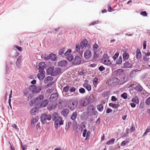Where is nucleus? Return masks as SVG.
Returning <instances> with one entry per match:
<instances>
[{"instance_id":"f257e3e1","label":"nucleus","mask_w":150,"mask_h":150,"mask_svg":"<svg viewBox=\"0 0 150 150\" xmlns=\"http://www.w3.org/2000/svg\"><path fill=\"white\" fill-rule=\"evenodd\" d=\"M88 41L86 39H84L80 44H77L76 46V52H79L81 49H82L83 47H86L87 45Z\"/></svg>"},{"instance_id":"f03ea898","label":"nucleus","mask_w":150,"mask_h":150,"mask_svg":"<svg viewBox=\"0 0 150 150\" xmlns=\"http://www.w3.org/2000/svg\"><path fill=\"white\" fill-rule=\"evenodd\" d=\"M78 104L76 100H70L69 102L68 107L71 110H74L76 108Z\"/></svg>"},{"instance_id":"7ed1b4c3","label":"nucleus","mask_w":150,"mask_h":150,"mask_svg":"<svg viewBox=\"0 0 150 150\" xmlns=\"http://www.w3.org/2000/svg\"><path fill=\"white\" fill-rule=\"evenodd\" d=\"M52 118L51 115L50 114L47 115L45 113L42 114L41 116V122L43 124L47 123V120L49 121Z\"/></svg>"},{"instance_id":"20e7f679","label":"nucleus","mask_w":150,"mask_h":150,"mask_svg":"<svg viewBox=\"0 0 150 150\" xmlns=\"http://www.w3.org/2000/svg\"><path fill=\"white\" fill-rule=\"evenodd\" d=\"M30 90L33 93H38L39 92L42 90V87L39 86L37 87L35 85H31L29 87Z\"/></svg>"},{"instance_id":"39448f33","label":"nucleus","mask_w":150,"mask_h":150,"mask_svg":"<svg viewBox=\"0 0 150 150\" xmlns=\"http://www.w3.org/2000/svg\"><path fill=\"white\" fill-rule=\"evenodd\" d=\"M53 79V77L52 76H48L46 77L44 80V82L45 83H48L46 86L50 87L54 83L53 82H51Z\"/></svg>"},{"instance_id":"423d86ee","label":"nucleus","mask_w":150,"mask_h":150,"mask_svg":"<svg viewBox=\"0 0 150 150\" xmlns=\"http://www.w3.org/2000/svg\"><path fill=\"white\" fill-rule=\"evenodd\" d=\"M54 125L55 127L57 129L59 126L63 124L64 121L62 120V118L61 117L54 120Z\"/></svg>"},{"instance_id":"0eeeda50","label":"nucleus","mask_w":150,"mask_h":150,"mask_svg":"<svg viewBox=\"0 0 150 150\" xmlns=\"http://www.w3.org/2000/svg\"><path fill=\"white\" fill-rule=\"evenodd\" d=\"M44 98V96L43 95H40L39 96L34 100V103L35 105H37L38 107L41 103L42 101Z\"/></svg>"},{"instance_id":"6e6552de","label":"nucleus","mask_w":150,"mask_h":150,"mask_svg":"<svg viewBox=\"0 0 150 150\" xmlns=\"http://www.w3.org/2000/svg\"><path fill=\"white\" fill-rule=\"evenodd\" d=\"M128 87L129 88H130V87L134 88L135 89L139 92L142 91L143 89L142 87L138 84H131Z\"/></svg>"},{"instance_id":"1a4fd4ad","label":"nucleus","mask_w":150,"mask_h":150,"mask_svg":"<svg viewBox=\"0 0 150 150\" xmlns=\"http://www.w3.org/2000/svg\"><path fill=\"white\" fill-rule=\"evenodd\" d=\"M81 61V58L79 56H76L74 58L72 62V64L73 65H77L80 64Z\"/></svg>"},{"instance_id":"9d476101","label":"nucleus","mask_w":150,"mask_h":150,"mask_svg":"<svg viewBox=\"0 0 150 150\" xmlns=\"http://www.w3.org/2000/svg\"><path fill=\"white\" fill-rule=\"evenodd\" d=\"M87 110L88 114L93 113L95 112V107L93 105L90 104L88 106Z\"/></svg>"},{"instance_id":"9b49d317","label":"nucleus","mask_w":150,"mask_h":150,"mask_svg":"<svg viewBox=\"0 0 150 150\" xmlns=\"http://www.w3.org/2000/svg\"><path fill=\"white\" fill-rule=\"evenodd\" d=\"M58 98V96L56 93H53L50 96V100L52 102H56Z\"/></svg>"},{"instance_id":"f8f14e48","label":"nucleus","mask_w":150,"mask_h":150,"mask_svg":"<svg viewBox=\"0 0 150 150\" xmlns=\"http://www.w3.org/2000/svg\"><path fill=\"white\" fill-rule=\"evenodd\" d=\"M84 82L85 83L83 84V86L88 91H91V86L90 84L88 83V81L86 80Z\"/></svg>"},{"instance_id":"ddd939ff","label":"nucleus","mask_w":150,"mask_h":150,"mask_svg":"<svg viewBox=\"0 0 150 150\" xmlns=\"http://www.w3.org/2000/svg\"><path fill=\"white\" fill-rule=\"evenodd\" d=\"M39 72H42V71H45L44 69L45 66V62H40L39 64Z\"/></svg>"},{"instance_id":"4468645a","label":"nucleus","mask_w":150,"mask_h":150,"mask_svg":"<svg viewBox=\"0 0 150 150\" xmlns=\"http://www.w3.org/2000/svg\"><path fill=\"white\" fill-rule=\"evenodd\" d=\"M68 64L67 62L65 60H62L58 63V65L60 67H65Z\"/></svg>"},{"instance_id":"2eb2a0df","label":"nucleus","mask_w":150,"mask_h":150,"mask_svg":"<svg viewBox=\"0 0 150 150\" xmlns=\"http://www.w3.org/2000/svg\"><path fill=\"white\" fill-rule=\"evenodd\" d=\"M62 69L58 67L54 69L53 73V76H57L61 73Z\"/></svg>"},{"instance_id":"dca6fc26","label":"nucleus","mask_w":150,"mask_h":150,"mask_svg":"<svg viewBox=\"0 0 150 150\" xmlns=\"http://www.w3.org/2000/svg\"><path fill=\"white\" fill-rule=\"evenodd\" d=\"M91 55V52L89 50H86L84 52V57L85 58L88 59Z\"/></svg>"},{"instance_id":"f3484780","label":"nucleus","mask_w":150,"mask_h":150,"mask_svg":"<svg viewBox=\"0 0 150 150\" xmlns=\"http://www.w3.org/2000/svg\"><path fill=\"white\" fill-rule=\"evenodd\" d=\"M39 72L40 73L38 74L37 76L40 80H42L45 77V71Z\"/></svg>"},{"instance_id":"a211bd4d","label":"nucleus","mask_w":150,"mask_h":150,"mask_svg":"<svg viewBox=\"0 0 150 150\" xmlns=\"http://www.w3.org/2000/svg\"><path fill=\"white\" fill-rule=\"evenodd\" d=\"M80 103L81 105L83 106H86L89 104L86 99L81 100Z\"/></svg>"},{"instance_id":"6ab92c4d","label":"nucleus","mask_w":150,"mask_h":150,"mask_svg":"<svg viewBox=\"0 0 150 150\" xmlns=\"http://www.w3.org/2000/svg\"><path fill=\"white\" fill-rule=\"evenodd\" d=\"M48 103V101L47 100H45L43 101H42L38 107H45L47 105Z\"/></svg>"},{"instance_id":"aec40b11","label":"nucleus","mask_w":150,"mask_h":150,"mask_svg":"<svg viewBox=\"0 0 150 150\" xmlns=\"http://www.w3.org/2000/svg\"><path fill=\"white\" fill-rule=\"evenodd\" d=\"M69 112V110L68 109H65L62 111L61 114L63 116L66 117L68 115Z\"/></svg>"},{"instance_id":"412c9836","label":"nucleus","mask_w":150,"mask_h":150,"mask_svg":"<svg viewBox=\"0 0 150 150\" xmlns=\"http://www.w3.org/2000/svg\"><path fill=\"white\" fill-rule=\"evenodd\" d=\"M88 102L90 103H92L94 100V97L93 95H90L88 98H86Z\"/></svg>"},{"instance_id":"4be33fe9","label":"nucleus","mask_w":150,"mask_h":150,"mask_svg":"<svg viewBox=\"0 0 150 150\" xmlns=\"http://www.w3.org/2000/svg\"><path fill=\"white\" fill-rule=\"evenodd\" d=\"M109 105L110 107L115 108H117L120 106V104H119V103L117 102L116 104L112 103H109Z\"/></svg>"},{"instance_id":"5701e85b","label":"nucleus","mask_w":150,"mask_h":150,"mask_svg":"<svg viewBox=\"0 0 150 150\" xmlns=\"http://www.w3.org/2000/svg\"><path fill=\"white\" fill-rule=\"evenodd\" d=\"M136 57L137 59H140L142 57V54L140 50L137 49L136 51Z\"/></svg>"},{"instance_id":"b1692460","label":"nucleus","mask_w":150,"mask_h":150,"mask_svg":"<svg viewBox=\"0 0 150 150\" xmlns=\"http://www.w3.org/2000/svg\"><path fill=\"white\" fill-rule=\"evenodd\" d=\"M101 62L102 63L108 66L111 64V62L110 61L109 59L101 61Z\"/></svg>"},{"instance_id":"393cba45","label":"nucleus","mask_w":150,"mask_h":150,"mask_svg":"<svg viewBox=\"0 0 150 150\" xmlns=\"http://www.w3.org/2000/svg\"><path fill=\"white\" fill-rule=\"evenodd\" d=\"M54 71V68L50 67L47 69V73L48 74H51L53 76V73Z\"/></svg>"},{"instance_id":"a878e982","label":"nucleus","mask_w":150,"mask_h":150,"mask_svg":"<svg viewBox=\"0 0 150 150\" xmlns=\"http://www.w3.org/2000/svg\"><path fill=\"white\" fill-rule=\"evenodd\" d=\"M22 59V56H19L18 59H17L16 62V65L18 67H19L21 65V60Z\"/></svg>"},{"instance_id":"bb28decb","label":"nucleus","mask_w":150,"mask_h":150,"mask_svg":"<svg viewBox=\"0 0 150 150\" xmlns=\"http://www.w3.org/2000/svg\"><path fill=\"white\" fill-rule=\"evenodd\" d=\"M38 109L37 108H35L31 110L30 113L32 115H35L38 113Z\"/></svg>"},{"instance_id":"cd10ccee","label":"nucleus","mask_w":150,"mask_h":150,"mask_svg":"<svg viewBox=\"0 0 150 150\" xmlns=\"http://www.w3.org/2000/svg\"><path fill=\"white\" fill-rule=\"evenodd\" d=\"M56 105L53 102H52L51 104H49L47 106L48 108L50 110H51L54 109L56 107Z\"/></svg>"},{"instance_id":"c85d7f7f","label":"nucleus","mask_w":150,"mask_h":150,"mask_svg":"<svg viewBox=\"0 0 150 150\" xmlns=\"http://www.w3.org/2000/svg\"><path fill=\"white\" fill-rule=\"evenodd\" d=\"M52 120L54 121L55 120H56L59 118V117H60L59 116L57 112H54L52 115Z\"/></svg>"},{"instance_id":"c756f323","label":"nucleus","mask_w":150,"mask_h":150,"mask_svg":"<svg viewBox=\"0 0 150 150\" xmlns=\"http://www.w3.org/2000/svg\"><path fill=\"white\" fill-rule=\"evenodd\" d=\"M140 70L138 69H136L133 70L131 72L130 74V76L131 78L134 77L136 74V73L139 71Z\"/></svg>"},{"instance_id":"7c9ffc66","label":"nucleus","mask_w":150,"mask_h":150,"mask_svg":"<svg viewBox=\"0 0 150 150\" xmlns=\"http://www.w3.org/2000/svg\"><path fill=\"white\" fill-rule=\"evenodd\" d=\"M97 108L98 110L100 112H102L103 109V105L99 104L97 105Z\"/></svg>"},{"instance_id":"2f4dec72","label":"nucleus","mask_w":150,"mask_h":150,"mask_svg":"<svg viewBox=\"0 0 150 150\" xmlns=\"http://www.w3.org/2000/svg\"><path fill=\"white\" fill-rule=\"evenodd\" d=\"M116 74L117 75L123 74L124 73V71L122 69H119L116 71Z\"/></svg>"},{"instance_id":"473e14b6","label":"nucleus","mask_w":150,"mask_h":150,"mask_svg":"<svg viewBox=\"0 0 150 150\" xmlns=\"http://www.w3.org/2000/svg\"><path fill=\"white\" fill-rule=\"evenodd\" d=\"M129 57V55L128 54L125 52L123 54V57L124 60L126 61L127 60Z\"/></svg>"},{"instance_id":"72a5a7b5","label":"nucleus","mask_w":150,"mask_h":150,"mask_svg":"<svg viewBox=\"0 0 150 150\" xmlns=\"http://www.w3.org/2000/svg\"><path fill=\"white\" fill-rule=\"evenodd\" d=\"M124 67L126 68H129L132 67V64L128 62H126L124 64Z\"/></svg>"},{"instance_id":"f704fd0d","label":"nucleus","mask_w":150,"mask_h":150,"mask_svg":"<svg viewBox=\"0 0 150 150\" xmlns=\"http://www.w3.org/2000/svg\"><path fill=\"white\" fill-rule=\"evenodd\" d=\"M77 116V113L76 112H74L71 117V118L72 120L76 119Z\"/></svg>"},{"instance_id":"c9c22d12","label":"nucleus","mask_w":150,"mask_h":150,"mask_svg":"<svg viewBox=\"0 0 150 150\" xmlns=\"http://www.w3.org/2000/svg\"><path fill=\"white\" fill-rule=\"evenodd\" d=\"M132 101L136 103H138L139 102V100L138 97L137 96H136L134 97L132 99Z\"/></svg>"},{"instance_id":"e433bc0d","label":"nucleus","mask_w":150,"mask_h":150,"mask_svg":"<svg viewBox=\"0 0 150 150\" xmlns=\"http://www.w3.org/2000/svg\"><path fill=\"white\" fill-rule=\"evenodd\" d=\"M50 59L53 61H55L57 59V57L56 55L52 53L51 54H50Z\"/></svg>"},{"instance_id":"4c0bfd02","label":"nucleus","mask_w":150,"mask_h":150,"mask_svg":"<svg viewBox=\"0 0 150 150\" xmlns=\"http://www.w3.org/2000/svg\"><path fill=\"white\" fill-rule=\"evenodd\" d=\"M115 141V139L114 138H112L108 141L106 144L107 145H110L113 144L114 143Z\"/></svg>"},{"instance_id":"58836bf2","label":"nucleus","mask_w":150,"mask_h":150,"mask_svg":"<svg viewBox=\"0 0 150 150\" xmlns=\"http://www.w3.org/2000/svg\"><path fill=\"white\" fill-rule=\"evenodd\" d=\"M98 79L97 78H95L93 79V83L94 86L96 87L97 86V84L98 83Z\"/></svg>"},{"instance_id":"ea45409f","label":"nucleus","mask_w":150,"mask_h":150,"mask_svg":"<svg viewBox=\"0 0 150 150\" xmlns=\"http://www.w3.org/2000/svg\"><path fill=\"white\" fill-rule=\"evenodd\" d=\"M109 59V57L107 53H105L103 55V58L101 59L100 61L103 60L105 59Z\"/></svg>"},{"instance_id":"a19ab883","label":"nucleus","mask_w":150,"mask_h":150,"mask_svg":"<svg viewBox=\"0 0 150 150\" xmlns=\"http://www.w3.org/2000/svg\"><path fill=\"white\" fill-rule=\"evenodd\" d=\"M99 23V21L98 20L96 21H94L92 22L89 25V26H92L93 25H95L98 24Z\"/></svg>"},{"instance_id":"79ce46f5","label":"nucleus","mask_w":150,"mask_h":150,"mask_svg":"<svg viewBox=\"0 0 150 150\" xmlns=\"http://www.w3.org/2000/svg\"><path fill=\"white\" fill-rule=\"evenodd\" d=\"M69 87L68 86H66L63 88V91L65 93H67L68 91L69 90Z\"/></svg>"},{"instance_id":"37998d69","label":"nucleus","mask_w":150,"mask_h":150,"mask_svg":"<svg viewBox=\"0 0 150 150\" xmlns=\"http://www.w3.org/2000/svg\"><path fill=\"white\" fill-rule=\"evenodd\" d=\"M64 50L65 48H63L59 50L58 52L59 54L60 55H62L63 54L65 51Z\"/></svg>"},{"instance_id":"c03bdc74","label":"nucleus","mask_w":150,"mask_h":150,"mask_svg":"<svg viewBox=\"0 0 150 150\" xmlns=\"http://www.w3.org/2000/svg\"><path fill=\"white\" fill-rule=\"evenodd\" d=\"M73 56L72 55L68 56L67 58V59L69 61H71L73 60Z\"/></svg>"},{"instance_id":"a18cd8bd","label":"nucleus","mask_w":150,"mask_h":150,"mask_svg":"<svg viewBox=\"0 0 150 150\" xmlns=\"http://www.w3.org/2000/svg\"><path fill=\"white\" fill-rule=\"evenodd\" d=\"M71 52V50L70 49H69L68 50L65 52L64 55L65 56H69L70 53Z\"/></svg>"},{"instance_id":"49530a36","label":"nucleus","mask_w":150,"mask_h":150,"mask_svg":"<svg viewBox=\"0 0 150 150\" xmlns=\"http://www.w3.org/2000/svg\"><path fill=\"white\" fill-rule=\"evenodd\" d=\"M122 62V58L121 57H120L118 59H117L116 61V64H120Z\"/></svg>"},{"instance_id":"de8ad7c7","label":"nucleus","mask_w":150,"mask_h":150,"mask_svg":"<svg viewBox=\"0 0 150 150\" xmlns=\"http://www.w3.org/2000/svg\"><path fill=\"white\" fill-rule=\"evenodd\" d=\"M76 90V88L75 87L72 86L70 87L69 91L70 93H71L72 92H74Z\"/></svg>"},{"instance_id":"09e8293b","label":"nucleus","mask_w":150,"mask_h":150,"mask_svg":"<svg viewBox=\"0 0 150 150\" xmlns=\"http://www.w3.org/2000/svg\"><path fill=\"white\" fill-rule=\"evenodd\" d=\"M121 96L122 98L124 99H126L127 98V94L125 93H124L121 95Z\"/></svg>"},{"instance_id":"8fccbe9b","label":"nucleus","mask_w":150,"mask_h":150,"mask_svg":"<svg viewBox=\"0 0 150 150\" xmlns=\"http://www.w3.org/2000/svg\"><path fill=\"white\" fill-rule=\"evenodd\" d=\"M146 104L147 105H149L150 104V97L148 98L146 100Z\"/></svg>"},{"instance_id":"3c124183","label":"nucleus","mask_w":150,"mask_h":150,"mask_svg":"<svg viewBox=\"0 0 150 150\" xmlns=\"http://www.w3.org/2000/svg\"><path fill=\"white\" fill-rule=\"evenodd\" d=\"M119 55V53H116L114 56L112 57L113 59L115 60L117 58Z\"/></svg>"},{"instance_id":"603ef678","label":"nucleus","mask_w":150,"mask_h":150,"mask_svg":"<svg viewBox=\"0 0 150 150\" xmlns=\"http://www.w3.org/2000/svg\"><path fill=\"white\" fill-rule=\"evenodd\" d=\"M140 14L143 16H147V13L146 11H142L140 13Z\"/></svg>"},{"instance_id":"864d4df0","label":"nucleus","mask_w":150,"mask_h":150,"mask_svg":"<svg viewBox=\"0 0 150 150\" xmlns=\"http://www.w3.org/2000/svg\"><path fill=\"white\" fill-rule=\"evenodd\" d=\"M14 47L16 48L17 50H18L20 51H22V48L21 47L18 46L17 45H15L14 46Z\"/></svg>"},{"instance_id":"5fc2aeb1","label":"nucleus","mask_w":150,"mask_h":150,"mask_svg":"<svg viewBox=\"0 0 150 150\" xmlns=\"http://www.w3.org/2000/svg\"><path fill=\"white\" fill-rule=\"evenodd\" d=\"M79 91L81 93H85V90L83 88H81L79 89Z\"/></svg>"},{"instance_id":"6e6d98bb","label":"nucleus","mask_w":150,"mask_h":150,"mask_svg":"<svg viewBox=\"0 0 150 150\" xmlns=\"http://www.w3.org/2000/svg\"><path fill=\"white\" fill-rule=\"evenodd\" d=\"M21 146L23 150H25L27 149V146L26 145H23L22 143L21 144Z\"/></svg>"},{"instance_id":"4d7b16f0","label":"nucleus","mask_w":150,"mask_h":150,"mask_svg":"<svg viewBox=\"0 0 150 150\" xmlns=\"http://www.w3.org/2000/svg\"><path fill=\"white\" fill-rule=\"evenodd\" d=\"M117 99L114 96H112L111 97V100L112 101H117Z\"/></svg>"},{"instance_id":"13d9d810","label":"nucleus","mask_w":150,"mask_h":150,"mask_svg":"<svg viewBox=\"0 0 150 150\" xmlns=\"http://www.w3.org/2000/svg\"><path fill=\"white\" fill-rule=\"evenodd\" d=\"M98 69L100 71H102L104 70L105 68L103 66H101L98 67Z\"/></svg>"},{"instance_id":"bf43d9fd","label":"nucleus","mask_w":150,"mask_h":150,"mask_svg":"<svg viewBox=\"0 0 150 150\" xmlns=\"http://www.w3.org/2000/svg\"><path fill=\"white\" fill-rule=\"evenodd\" d=\"M98 48V45L96 44H95L93 47V48L94 51H96L97 49Z\"/></svg>"},{"instance_id":"052dcab7","label":"nucleus","mask_w":150,"mask_h":150,"mask_svg":"<svg viewBox=\"0 0 150 150\" xmlns=\"http://www.w3.org/2000/svg\"><path fill=\"white\" fill-rule=\"evenodd\" d=\"M127 143V142H126L125 141H123L122 142L121 144V146H125V145Z\"/></svg>"},{"instance_id":"680f3d73","label":"nucleus","mask_w":150,"mask_h":150,"mask_svg":"<svg viewBox=\"0 0 150 150\" xmlns=\"http://www.w3.org/2000/svg\"><path fill=\"white\" fill-rule=\"evenodd\" d=\"M130 129L131 131V132L135 130V127H134L133 124L132 125V126L131 127Z\"/></svg>"},{"instance_id":"e2e57ef3","label":"nucleus","mask_w":150,"mask_h":150,"mask_svg":"<svg viewBox=\"0 0 150 150\" xmlns=\"http://www.w3.org/2000/svg\"><path fill=\"white\" fill-rule=\"evenodd\" d=\"M112 110L111 109H110L109 108L107 109L106 112L108 114L109 113L111 112H112Z\"/></svg>"},{"instance_id":"0e129e2a","label":"nucleus","mask_w":150,"mask_h":150,"mask_svg":"<svg viewBox=\"0 0 150 150\" xmlns=\"http://www.w3.org/2000/svg\"><path fill=\"white\" fill-rule=\"evenodd\" d=\"M96 64L93 63V64H89L88 65V66L90 67H94L96 66Z\"/></svg>"},{"instance_id":"69168bd1","label":"nucleus","mask_w":150,"mask_h":150,"mask_svg":"<svg viewBox=\"0 0 150 150\" xmlns=\"http://www.w3.org/2000/svg\"><path fill=\"white\" fill-rule=\"evenodd\" d=\"M86 132H87L86 129H84V130L83 131V137H86Z\"/></svg>"},{"instance_id":"338daca9","label":"nucleus","mask_w":150,"mask_h":150,"mask_svg":"<svg viewBox=\"0 0 150 150\" xmlns=\"http://www.w3.org/2000/svg\"><path fill=\"white\" fill-rule=\"evenodd\" d=\"M34 100L33 101L32 100H31L30 101L29 103V105L30 106H33V104H35L34 103Z\"/></svg>"},{"instance_id":"774afa93","label":"nucleus","mask_w":150,"mask_h":150,"mask_svg":"<svg viewBox=\"0 0 150 150\" xmlns=\"http://www.w3.org/2000/svg\"><path fill=\"white\" fill-rule=\"evenodd\" d=\"M44 58L46 60L49 59H50V56H45L44 57Z\"/></svg>"}]
</instances>
